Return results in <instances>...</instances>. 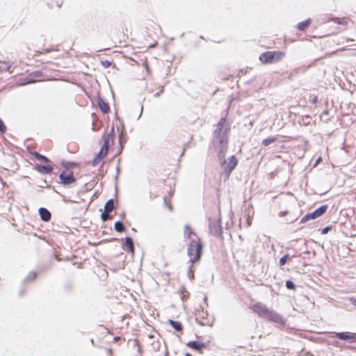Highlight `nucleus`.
<instances>
[{
    "instance_id": "f257e3e1",
    "label": "nucleus",
    "mask_w": 356,
    "mask_h": 356,
    "mask_svg": "<svg viewBox=\"0 0 356 356\" xmlns=\"http://www.w3.org/2000/svg\"><path fill=\"white\" fill-rule=\"evenodd\" d=\"M252 311L257 314L259 317L266 318L269 321H272L280 325L285 324V319L279 314L273 310L269 309L266 305L261 302H257L250 307Z\"/></svg>"
},
{
    "instance_id": "f03ea898",
    "label": "nucleus",
    "mask_w": 356,
    "mask_h": 356,
    "mask_svg": "<svg viewBox=\"0 0 356 356\" xmlns=\"http://www.w3.org/2000/svg\"><path fill=\"white\" fill-rule=\"evenodd\" d=\"M114 137V129L113 127L110 132L106 133L103 136L104 143L98 154H97L95 158L93 159L92 161V165L95 166L99 164L100 162L107 155L109 145L111 143L113 142Z\"/></svg>"
},
{
    "instance_id": "7ed1b4c3",
    "label": "nucleus",
    "mask_w": 356,
    "mask_h": 356,
    "mask_svg": "<svg viewBox=\"0 0 356 356\" xmlns=\"http://www.w3.org/2000/svg\"><path fill=\"white\" fill-rule=\"evenodd\" d=\"M202 249L203 245L201 240H196L189 243L187 253L191 263H195L200 259Z\"/></svg>"
},
{
    "instance_id": "20e7f679",
    "label": "nucleus",
    "mask_w": 356,
    "mask_h": 356,
    "mask_svg": "<svg viewBox=\"0 0 356 356\" xmlns=\"http://www.w3.org/2000/svg\"><path fill=\"white\" fill-rule=\"evenodd\" d=\"M62 165L67 169L63 171L59 175L60 183L63 185H70L74 184L76 182V178L73 172L68 168L74 167L76 165V164L74 163L62 162Z\"/></svg>"
},
{
    "instance_id": "39448f33",
    "label": "nucleus",
    "mask_w": 356,
    "mask_h": 356,
    "mask_svg": "<svg viewBox=\"0 0 356 356\" xmlns=\"http://www.w3.org/2000/svg\"><path fill=\"white\" fill-rule=\"evenodd\" d=\"M285 56V53L280 51H269L259 56V60L263 64H271L281 60Z\"/></svg>"
},
{
    "instance_id": "423d86ee",
    "label": "nucleus",
    "mask_w": 356,
    "mask_h": 356,
    "mask_svg": "<svg viewBox=\"0 0 356 356\" xmlns=\"http://www.w3.org/2000/svg\"><path fill=\"white\" fill-rule=\"evenodd\" d=\"M114 38L115 40L113 42L115 44V47L125 44L129 39L131 40H134V38H131V31H129L127 27H122L121 30L117 31L114 35Z\"/></svg>"
},
{
    "instance_id": "0eeeda50",
    "label": "nucleus",
    "mask_w": 356,
    "mask_h": 356,
    "mask_svg": "<svg viewBox=\"0 0 356 356\" xmlns=\"http://www.w3.org/2000/svg\"><path fill=\"white\" fill-rule=\"evenodd\" d=\"M327 205H323L318 209H316L314 212L309 213L304 216L300 220L301 223H305L310 220L316 219L323 216L327 210Z\"/></svg>"
},
{
    "instance_id": "6e6552de",
    "label": "nucleus",
    "mask_w": 356,
    "mask_h": 356,
    "mask_svg": "<svg viewBox=\"0 0 356 356\" xmlns=\"http://www.w3.org/2000/svg\"><path fill=\"white\" fill-rule=\"evenodd\" d=\"M166 192L168 193L167 195H165L163 197V202L166 207L170 210H172V206L171 204V198L174 195L175 193V183L172 182V184H170L166 186Z\"/></svg>"
},
{
    "instance_id": "1a4fd4ad",
    "label": "nucleus",
    "mask_w": 356,
    "mask_h": 356,
    "mask_svg": "<svg viewBox=\"0 0 356 356\" xmlns=\"http://www.w3.org/2000/svg\"><path fill=\"white\" fill-rule=\"evenodd\" d=\"M228 141L227 138H220L216 148L218 150V158L223 160L227 150Z\"/></svg>"
},
{
    "instance_id": "9d476101",
    "label": "nucleus",
    "mask_w": 356,
    "mask_h": 356,
    "mask_svg": "<svg viewBox=\"0 0 356 356\" xmlns=\"http://www.w3.org/2000/svg\"><path fill=\"white\" fill-rule=\"evenodd\" d=\"M238 163V160L235 156H232L229 158V161L227 163L224 161L222 163V167L224 168V170L229 175L231 172L236 168Z\"/></svg>"
},
{
    "instance_id": "9b49d317",
    "label": "nucleus",
    "mask_w": 356,
    "mask_h": 356,
    "mask_svg": "<svg viewBox=\"0 0 356 356\" xmlns=\"http://www.w3.org/2000/svg\"><path fill=\"white\" fill-rule=\"evenodd\" d=\"M42 77V72L40 71L33 72L28 75L26 78H25L22 84H28L31 83H35L38 81H40Z\"/></svg>"
},
{
    "instance_id": "f8f14e48",
    "label": "nucleus",
    "mask_w": 356,
    "mask_h": 356,
    "mask_svg": "<svg viewBox=\"0 0 356 356\" xmlns=\"http://www.w3.org/2000/svg\"><path fill=\"white\" fill-rule=\"evenodd\" d=\"M184 236L186 239L191 241H195L196 240H200L197 234L193 232L192 228L189 225H185L184 229Z\"/></svg>"
},
{
    "instance_id": "ddd939ff",
    "label": "nucleus",
    "mask_w": 356,
    "mask_h": 356,
    "mask_svg": "<svg viewBox=\"0 0 356 356\" xmlns=\"http://www.w3.org/2000/svg\"><path fill=\"white\" fill-rule=\"evenodd\" d=\"M334 337L339 339H341V340H346V341H356V334L348 332H334Z\"/></svg>"
},
{
    "instance_id": "4468645a",
    "label": "nucleus",
    "mask_w": 356,
    "mask_h": 356,
    "mask_svg": "<svg viewBox=\"0 0 356 356\" xmlns=\"http://www.w3.org/2000/svg\"><path fill=\"white\" fill-rule=\"evenodd\" d=\"M35 169L38 172H39L40 173H43V174H49L54 170L53 167L51 165H36L35 166Z\"/></svg>"
},
{
    "instance_id": "2eb2a0df",
    "label": "nucleus",
    "mask_w": 356,
    "mask_h": 356,
    "mask_svg": "<svg viewBox=\"0 0 356 356\" xmlns=\"http://www.w3.org/2000/svg\"><path fill=\"white\" fill-rule=\"evenodd\" d=\"M124 250H127L132 254L134 253V245L132 239L130 237L124 238V244L123 246Z\"/></svg>"
},
{
    "instance_id": "dca6fc26",
    "label": "nucleus",
    "mask_w": 356,
    "mask_h": 356,
    "mask_svg": "<svg viewBox=\"0 0 356 356\" xmlns=\"http://www.w3.org/2000/svg\"><path fill=\"white\" fill-rule=\"evenodd\" d=\"M186 345L188 348L198 351H201L203 348L206 347V346L204 343H200L196 341H189L187 343Z\"/></svg>"
},
{
    "instance_id": "f3484780",
    "label": "nucleus",
    "mask_w": 356,
    "mask_h": 356,
    "mask_svg": "<svg viewBox=\"0 0 356 356\" xmlns=\"http://www.w3.org/2000/svg\"><path fill=\"white\" fill-rule=\"evenodd\" d=\"M13 68V65L10 64L8 62L0 60V73H3L5 72L12 73Z\"/></svg>"
},
{
    "instance_id": "a211bd4d",
    "label": "nucleus",
    "mask_w": 356,
    "mask_h": 356,
    "mask_svg": "<svg viewBox=\"0 0 356 356\" xmlns=\"http://www.w3.org/2000/svg\"><path fill=\"white\" fill-rule=\"evenodd\" d=\"M39 213H40L41 219L43 221L48 222L50 220L51 214L47 209L40 208L39 209Z\"/></svg>"
},
{
    "instance_id": "6ab92c4d",
    "label": "nucleus",
    "mask_w": 356,
    "mask_h": 356,
    "mask_svg": "<svg viewBox=\"0 0 356 356\" xmlns=\"http://www.w3.org/2000/svg\"><path fill=\"white\" fill-rule=\"evenodd\" d=\"M97 104L99 109L103 113H107L110 111V107L108 104L102 99H98Z\"/></svg>"
},
{
    "instance_id": "aec40b11",
    "label": "nucleus",
    "mask_w": 356,
    "mask_h": 356,
    "mask_svg": "<svg viewBox=\"0 0 356 356\" xmlns=\"http://www.w3.org/2000/svg\"><path fill=\"white\" fill-rule=\"evenodd\" d=\"M312 24V19L310 18L306 19L305 21L301 22L298 24L297 29L300 31H305L307 29L310 24Z\"/></svg>"
},
{
    "instance_id": "412c9836",
    "label": "nucleus",
    "mask_w": 356,
    "mask_h": 356,
    "mask_svg": "<svg viewBox=\"0 0 356 356\" xmlns=\"http://www.w3.org/2000/svg\"><path fill=\"white\" fill-rule=\"evenodd\" d=\"M168 323L177 331L179 332H181L183 330L182 325L179 321H175L173 320H169Z\"/></svg>"
},
{
    "instance_id": "4be33fe9",
    "label": "nucleus",
    "mask_w": 356,
    "mask_h": 356,
    "mask_svg": "<svg viewBox=\"0 0 356 356\" xmlns=\"http://www.w3.org/2000/svg\"><path fill=\"white\" fill-rule=\"evenodd\" d=\"M31 154L38 160L43 161L44 163H50V160L46 156L40 154L37 152H32Z\"/></svg>"
},
{
    "instance_id": "5701e85b",
    "label": "nucleus",
    "mask_w": 356,
    "mask_h": 356,
    "mask_svg": "<svg viewBox=\"0 0 356 356\" xmlns=\"http://www.w3.org/2000/svg\"><path fill=\"white\" fill-rule=\"evenodd\" d=\"M114 209V202L113 200L107 201L104 205V211L106 213H111Z\"/></svg>"
},
{
    "instance_id": "b1692460",
    "label": "nucleus",
    "mask_w": 356,
    "mask_h": 356,
    "mask_svg": "<svg viewBox=\"0 0 356 356\" xmlns=\"http://www.w3.org/2000/svg\"><path fill=\"white\" fill-rule=\"evenodd\" d=\"M332 20L338 24L347 25V24H348V18L346 17H341V18L336 17V18H333Z\"/></svg>"
},
{
    "instance_id": "393cba45",
    "label": "nucleus",
    "mask_w": 356,
    "mask_h": 356,
    "mask_svg": "<svg viewBox=\"0 0 356 356\" xmlns=\"http://www.w3.org/2000/svg\"><path fill=\"white\" fill-rule=\"evenodd\" d=\"M276 141H277V138L270 137V138L264 139L261 142V144L264 147H267V146L270 145L271 143H275Z\"/></svg>"
},
{
    "instance_id": "a878e982",
    "label": "nucleus",
    "mask_w": 356,
    "mask_h": 356,
    "mask_svg": "<svg viewBox=\"0 0 356 356\" xmlns=\"http://www.w3.org/2000/svg\"><path fill=\"white\" fill-rule=\"evenodd\" d=\"M114 228L118 232H122L124 231V227L120 221H118L115 223Z\"/></svg>"
},
{
    "instance_id": "bb28decb",
    "label": "nucleus",
    "mask_w": 356,
    "mask_h": 356,
    "mask_svg": "<svg viewBox=\"0 0 356 356\" xmlns=\"http://www.w3.org/2000/svg\"><path fill=\"white\" fill-rule=\"evenodd\" d=\"M134 344H135V346H136V348H137V350H138V352L140 355H142V353H143V349H142V347H141V345H140V343L139 340H138V339H134Z\"/></svg>"
},
{
    "instance_id": "cd10ccee",
    "label": "nucleus",
    "mask_w": 356,
    "mask_h": 356,
    "mask_svg": "<svg viewBox=\"0 0 356 356\" xmlns=\"http://www.w3.org/2000/svg\"><path fill=\"white\" fill-rule=\"evenodd\" d=\"M101 218L103 221H106L111 218V216L109 215V213H106L105 211L102 213Z\"/></svg>"
},
{
    "instance_id": "c85d7f7f",
    "label": "nucleus",
    "mask_w": 356,
    "mask_h": 356,
    "mask_svg": "<svg viewBox=\"0 0 356 356\" xmlns=\"http://www.w3.org/2000/svg\"><path fill=\"white\" fill-rule=\"evenodd\" d=\"M289 257V254H285L282 257H281L280 259V265L282 266L285 265Z\"/></svg>"
},
{
    "instance_id": "c756f323",
    "label": "nucleus",
    "mask_w": 356,
    "mask_h": 356,
    "mask_svg": "<svg viewBox=\"0 0 356 356\" xmlns=\"http://www.w3.org/2000/svg\"><path fill=\"white\" fill-rule=\"evenodd\" d=\"M286 286L289 289L294 290L296 289L295 284L291 280H287L286 282Z\"/></svg>"
},
{
    "instance_id": "7c9ffc66",
    "label": "nucleus",
    "mask_w": 356,
    "mask_h": 356,
    "mask_svg": "<svg viewBox=\"0 0 356 356\" xmlns=\"http://www.w3.org/2000/svg\"><path fill=\"white\" fill-rule=\"evenodd\" d=\"M0 131L1 133H5L6 131V127L4 124L3 122L0 119Z\"/></svg>"
},
{
    "instance_id": "2f4dec72",
    "label": "nucleus",
    "mask_w": 356,
    "mask_h": 356,
    "mask_svg": "<svg viewBox=\"0 0 356 356\" xmlns=\"http://www.w3.org/2000/svg\"><path fill=\"white\" fill-rule=\"evenodd\" d=\"M56 50H57V49H54V48H51V49H42V51H38V52L40 54H44V53H49L51 51H56Z\"/></svg>"
},
{
    "instance_id": "473e14b6",
    "label": "nucleus",
    "mask_w": 356,
    "mask_h": 356,
    "mask_svg": "<svg viewBox=\"0 0 356 356\" xmlns=\"http://www.w3.org/2000/svg\"><path fill=\"white\" fill-rule=\"evenodd\" d=\"M330 229V227H326L325 228H323L322 230H321V234H326L328 231Z\"/></svg>"
},
{
    "instance_id": "72a5a7b5",
    "label": "nucleus",
    "mask_w": 356,
    "mask_h": 356,
    "mask_svg": "<svg viewBox=\"0 0 356 356\" xmlns=\"http://www.w3.org/2000/svg\"><path fill=\"white\" fill-rule=\"evenodd\" d=\"M121 340H122L121 337H114V339H113V342H114V343H119Z\"/></svg>"
},
{
    "instance_id": "f704fd0d",
    "label": "nucleus",
    "mask_w": 356,
    "mask_h": 356,
    "mask_svg": "<svg viewBox=\"0 0 356 356\" xmlns=\"http://www.w3.org/2000/svg\"><path fill=\"white\" fill-rule=\"evenodd\" d=\"M350 302L352 303V305L356 307V299L352 298L350 299Z\"/></svg>"
},
{
    "instance_id": "c9c22d12",
    "label": "nucleus",
    "mask_w": 356,
    "mask_h": 356,
    "mask_svg": "<svg viewBox=\"0 0 356 356\" xmlns=\"http://www.w3.org/2000/svg\"><path fill=\"white\" fill-rule=\"evenodd\" d=\"M225 118H221L220 122H219V125H220L221 127L224 124V123L225 122Z\"/></svg>"
},
{
    "instance_id": "e433bc0d",
    "label": "nucleus",
    "mask_w": 356,
    "mask_h": 356,
    "mask_svg": "<svg viewBox=\"0 0 356 356\" xmlns=\"http://www.w3.org/2000/svg\"><path fill=\"white\" fill-rule=\"evenodd\" d=\"M163 91V89H161L159 92H156L154 96L155 97H159L161 93H162Z\"/></svg>"
},
{
    "instance_id": "4c0bfd02",
    "label": "nucleus",
    "mask_w": 356,
    "mask_h": 356,
    "mask_svg": "<svg viewBox=\"0 0 356 356\" xmlns=\"http://www.w3.org/2000/svg\"><path fill=\"white\" fill-rule=\"evenodd\" d=\"M317 102H318V97H317V96H315V97L313 98V99H312V102H313L314 104H316Z\"/></svg>"
},
{
    "instance_id": "58836bf2",
    "label": "nucleus",
    "mask_w": 356,
    "mask_h": 356,
    "mask_svg": "<svg viewBox=\"0 0 356 356\" xmlns=\"http://www.w3.org/2000/svg\"><path fill=\"white\" fill-rule=\"evenodd\" d=\"M321 161V157H319V158L317 159L316 162V164H318V163H319Z\"/></svg>"
},
{
    "instance_id": "ea45409f",
    "label": "nucleus",
    "mask_w": 356,
    "mask_h": 356,
    "mask_svg": "<svg viewBox=\"0 0 356 356\" xmlns=\"http://www.w3.org/2000/svg\"><path fill=\"white\" fill-rule=\"evenodd\" d=\"M186 356H192L190 353H186Z\"/></svg>"
}]
</instances>
